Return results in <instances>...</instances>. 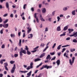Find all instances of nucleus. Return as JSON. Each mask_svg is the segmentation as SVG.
Instances as JSON below:
<instances>
[{"instance_id": "nucleus-1", "label": "nucleus", "mask_w": 77, "mask_h": 77, "mask_svg": "<svg viewBox=\"0 0 77 77\" xmlns=\"http://www.w3.org/2000/svg\"><path fill=\"white\" fill-rule=\"evenodd\" d=\"M22 53H23V54H26V51L25 50L21 51L20 52V55L23 56V55Z\"/></svg>"}, {"instance_id": "nucleus-2", "label": "nucleus", "mask_w": 77, "mask_h": 77, "mask_svg": "<svg viewBox=\"0 0 77 77\" xmlns=\"http://www.w3.org/2000/svg\"><path fill=\"white\" fill-rule=\"evenodd\" d=\"M33 63L32 62H31L30 63V66H29L26 69L27 70H29L30 69H32L33 68Z\"/></svg>"}, {"instance_id": "nucleus-3", "label": "nucleus", "mask_w": 77, "mask_h": 77, "mask_svg": "<svg viewBox=\"0 0 77 77\" xmlns=\"http://www.w3.org/2000/svg\"><path fill=\"white\" fill-rule=\"evenodd\" d=\"M74 60H75V57H73L72 58V61L71 62V60L69 59V62L71 65H72V63H74Z\"/></svg>"}, {"instance_id": "nucleus-4", "label": "nucleus", "mask_w": 77, "mask_h": 77, "mask_svg": "<svg viewBox=\"0 0 77 77\" xmlns=\"http://www.w3.org/2000/svg\"><path fill=\"white\" fill-rule=\"evenodd\" d=\"M15 69H16L15 64H14V66L13 67L11 71V73H14V71H15Z\"/></svg>"}, {"instance_id": "nucleus-5", "label": "nucleus", "mask_w": 77, "mask_h": 77, "mask_svg": "<svg viewBox=\"0 0 77 77\" xmlns=\"http://www.w3.org/2000/svg\"><path fill=\"white\" fill-rule=\"evenodd\" d=\"M45 68H46L47 69H48L51 68H52V66H48L47 65H46L45 66Z\"/></svg>"}, {"instance_id": "nucleus-6", "label": "nucleus", "mask_w": 77, "mask_h": 77, "mask_svg": "<svg viewBox=\"0 0 77 77\" xmlns=\"http://www.w3.org/2000/svg\"><path fill=\"white\" fill-rule=\"evenodd\" d=\"M9 26V24L8 23L7 24H5L3 25V27L4 28H8V26Z\"/></svg>"}, {"instance_id": "nucleus-7", "label": "nucleus", "mask_w": 77, "mask_h": 77, "mask_svg": "<svg viewBox=\"0 0 77 77\" xmlns=\"http://www.w3.org/2000/svg\"><path fill=\"white\" fill-rule=\"evenodd\" d=\"M68 30L69 31V33H71L72 32H73V31H74V29H68Z\"/></svg>"}, {"instance_id": "nucleus-8", "label": "nucleus", "mask_w": 77, "mask_h": 77, "mask_svg": "<svg viewBox=\"0 0 77 77\" xmlns=\"http://www.w3.org/2000/svg\"><path fill=\"white\" fill-rule=\"evenodd\" d=\"M45 55V53H42L40 56V58H42V57H44V56Z\"/></svg>"}, {"instance_id": "nucleus-9", "label": "nucleus", "mask_w": 77, "mask_h": 77, "mask_svg": "<svg viewBox=\"0 0 77 77\" xmlns=\"http://www.w3.org/2000/svg\"><path fill=\"white\" fill-rule=\"evenodd\" d=\"M27 29H28V30L27 31V33H29L30 32H31V31H32V29L29 28V27L27 28Z\"/></svg>"}, {"instance_id": "nucleus-10", "label": "nucleus", "mask_w": 77, "mask_h": 77, "mask_svg": "<svg viewBox=\"0 0 77 77\" xmlns=\"http://www.w3.org/2000/svg\"><path fill=\"white\" fill-rule=\"evenodd\" d=\"M57 31H60L61 30V29H60V26H59L57 28Z\"/></svg>"}, {"instance_id": "nucleus-11", "label": "nucleus", "mask_w": 77, "mask_h": 77, "mask_svg": "<svg viewBox=\"0 0 77 77\" xmlns=\"http://www.w3.org/2000/svg\"><path fill=\"white\" fill-rule=\"evenodd\" d=\"M6 7L8 9H9V3L8 2H7L6 4Z\"/></svg>"}, {"instance_id": "nucleus-12", "label": "nucleus", "mask_w": 77, "mask_h": 77, "mask_svg": "<svg viewBox=\"0 0 77 77\" xmlns=\"http://www.w3.org/2000/svg\"><path fill=\"white\" fill-rule=\"evenodd\" d=\"M56 63L57 65H60V60H58L57 61Z\"/></svg>"}, {"instance_id": "nucleus-13", "label": "nucleus", "mask_w": 77, "mask_h": 77, "mask_svg": "<svg viewBox=\"0 0 77 77\" xmlns=\"http://www.w3.org/2000/svg\"><path fill=\"white\" fill-rule=\"evenodd\" d=\"M42 13H45L46 12V9H45V8H43V9L42 10Z\"/></svg>"}, {"instance_id": "nucleus-14", "label": "nucleus", "mask_w": 77, "mask_h": 77, "mask_svg": "<svg viewBox=\"0 0 77 77\" xmlns=\"http://www.w3.org/2000/svg\"><path fill=\"white\" fill-rule=\"evenodd\" d=\"M75 10H74L72 11V14L73 15H75Z\"/></svg>"}, {"instance_id": "nucleus-15", "label": "nucleus", "mask_w": 77, "mask_h": 77, "mask_svg": "<svg viewBox=\"0 0 77 77\" xmlns=\"http://www.w3.org/2000/svg\"><path fill=\"white\" fill-rule=\"evenodd\" d=\"M66 32H64L63 34H61L60 35V36H65L66 35Z\"/></svg>"}, {"instance_id": "nucleus-16", "label": "nucleus", "mask_w": 77, "mask_h": 77, "mask_svg": "<svg viewBox=\"0 0 77 77\" xmlns=\"http://www.w3.org/2000/svg\"><path fill=\"white\" fill-rule=\"evenodd\" d=\"M39 60H41V59L39 58H36L35 59L34 61L35 62H37V61H39Z\"/></svg>"}, {"instance_id": "nucleus-17", "label": "nucleus", "mask_w": 77, "mask_h": 77, "mask_svg": "<svg viewBox=\"0 0 77 77\" xmlns=\"http://www.w3.org/2000/svg\"><path fill=\"white\" fill-rule=\"evenodd\" d=\"M31 72H32L31 71H30L29 73H28L27 74V75H28V76L29 77H30V75H31Z\"/></svg>"}, {"instance_id": "nucleus-18", "label": "nucleus", "mask_w": 77, "mask_h": 77, "mask_svg": "<svg viewBox=\"0 0 77 77\" xmlns=\"http://www.w3.org/2000/svg\"><path fill=\"white\" fill-rule=\"evenodd\" d=\"M73 36L74 37H77V32L75 33H73Z\"/></svg>"}, {"instance_id": "nucleus-19", "label": "nucleus", "mask_w": 77, "mask_h": 77, "mask_svg": "<svg viewBox=\"0 0 77 77\" xmlns=\"http://www.w3.org/2000/svg\"><path fill=\"white\" fill-rule=\"evenodd\" d=\"M48 48V46H46V48L44 49L43 51V52H44L45 51H46V50H47V48Z\"/></svg>"}, {"instance_id": "nucleus-20", "label": "nucleus", "mask_w": 77, "mask_h": 77, "mask_svg": "<svg viewBox=\"0 0 77 77\" xmlns=\"http://www.w3.org/2000/svg\"><path fill=\"white\" fill-rule=\"evenodd\" d=\"M27 53L28 55H30V54H31V52L29 51V50L27 51Z\"/></svg>"}, {"instance_id": "nucleus-21", "label": "nucleus", "mask_w": 77, "mask_h": 77, "mask_svg": "<svg viewBox=\"0 0 77 77\" xmlns=\"http://www.w3.org/2000/svg\"><path fill=\"white\" fill-rule=\"evenodd\" d=\"M8 19H6L3 22L4 24H6V23H7L8 22Z\"/></svg>"}, {"instance_id": "nucleus-22", "label": "nucleus", "mask_w": 77, "mask_h": 77, "mask_svg": "<svg viewBox=\"0 0 77 77\" xmlns=\"http://www.w3.org/2000/svg\"><path fill=\"white\" fill-rule=\"evenodd\" d=\"M50 55L48 54L47 56V57L46 58V59H47H47H49L50 58Z\"/></svg>"}, {"instance_id": "nucleus-23", "label": "nucleus", "mask_w": 77, "mask_h": 77, "mask_svg": "<svg viewBox=\"0 0 77 77\" xmlns=\"http://www.w3.org/2000/svg\"><path fill=\"white\" fill-rule=\"evenodd\" d=\"M61 46H62V45H61L58 46L57 48V49L58 50H60V47Z\"/></svg>"}, {"instance_id": "nucleus-24", "label": "nucleus", "mask_w": 77, "mask_h": 77, "mask_svg": "<svg viewBox=\"0 0 77 77\" xmlns=\"http://www.w3.org/2000/svg\"><path fill=\"white\" fill-rule=\"evenodd\" d=\"M43 66H42L41 68H40V70H42V69H43L44 68H46V67H45V65H43Z\"/></svg>"}, {"instance_id": "nucleus-25", "label": "nucleus", "mask_w": 77, "mask_h": 77, "mask_svg": "<svg viewBox=\"0 0 77 77\" xmlns=\"http://www.w3.org/2000/svg\"><path fill=\"white\" fill-rule=\"evenodd\" d=\"M10 36H11V38H13V37L14 38H15V35H14V34H11Z\"/></svg>"}, {"instance_id": "nucleus-26", "label": "nucleus", "mask_w": 77, "mask_h": 77, "mask_svg": "<svg viewBox=\"0 0 77 77\" xmlns=\"http://www.w3.org/2000/svg\"><path fill=\"white\" fill-rule=\"evenodd\" d=\"M66 50V48H63L62 50L61 51L62 53H63L64 52V51H65Z\"/></svg>"}, {"instance_id": "nucleus-27", "label": "nucleus", "mask_w": 77, "mask_h": 77, "mask_svg": "<svg viewBox=\"0 0 77 77\" xmlns=\"http://www.w3.org/2000/svg\"><path fill=\"white\" fill-rule=\"evenodd\" d=\"M70 45H65L64 46H62V47L63 48L64 47H68V46H69Z\"/></svg>"}, {"instance_id": "nucleus-28", "label": "nucleus", "mask_w": 77, "mask_h": 77, "mask_svg": "<svg viewBox=\"0 0 77 77\" xmlns=\"http://www.w3.org/2000/svg\"><path fill=\"white\" fill-rule=\"evenodd\" d=\"M20 72H22L23 73H26V72H28L27 71H20Z\"/></svg>"}, {"instance_id": "nucleus-29", "label": "nucleus", "mask_w": 77, "mask_h": 77, "mask_svg": "<svg viewBox=\"0 0 77 77\" xmlns=\"http://www.w3.org/2000/svg\"><path fill=\"white\" fill-rule=\"evenodd\" d=\"M67 29H68V27L66 26L64 28L63 30H66Z\"/></svg>"}, {"instance_id": "nucleus-30", "label": "nucleus", "mask_w": 77, "mask_h": 77, "mask_svg": "<svg viewBox=\"0 0 77 77\" xmlns=\"http://www.w3.org/2000/svg\"><path fill=\"white\" fill-rule=\"evenodd\" d=\"M10 63L11 64H13L15 63V61H13L12 60L10 61Z\"/></svg>"}, {"instance_id": "nucleus-31", "label": "nucleus", "mask_w": 77, "mask_h": 77, "mask_svg": "<svg viewBox=\"0 0 77 77\" xmlns=\"http://www.w3.org/2000/svg\"><path fill=\"white\" fill-rule=\"evenodd\" d=\"M1 48H5V45L3 44L2 45Z\"/></svg>"}, {"instance_id": "nucleus-32", "label": "nucleus", "mask_w": 77, "mask_h": 77, "mask_svg": "<svg viewBox=\"0 0 77 77\" xmlns=\"http://www.w3.org/2000/svg\"><path fill=\"white\" fill-rule=\"evenodd\" d=\"M73 42H75V43H77V41L76 39H74L73 40Z\"/></svg>"}, {"instance_id": "nucleus-33", "label": "nucleus", "mask_w": 77, "mask_h": 77, "mask_svg": "<svg viewBox=\"0 0 77 77\" xmlns=\"http://www.w3.org/2000/svg\"><path fill=\"white\" fill-rule=\"evenodd\" d=\"M57 19L58 20H57V21L58 22H59V21L60 20V18L59 17H57Z\"/></svg>"}, {"instance_id": "nucleus-34", "label": "nucleus", "mask_w": 77, "mask_h": 77, "mask_svg": "<svg viewBox=\"0 0 77 77\" xmlns=\"http://www.w3.org/2000/svg\"><path fill=\"white\" fill-rule=\"evenodd\" d=\"M27 6V5L24 4L23 5V8L24 9H26V7Z\"/></svg>"}, {"instance_id": "nucleus-35", "label": "nucleus", "mask_w": 77, "mask_h": 77, "mask_svg": "<svg viewBox=\"0 0 77 77\" xmlns=\"http://www.w3.org/2000/svg\"><path fill=\"white\" fill-rule=\"evenodd\" d=\"M26 37V33L24 32L23 33V38H24V37Z\"/></svg>"}, {"instance_id": "nucleus-36", "label": "nucleus", "mask_w": 77, "mask_h": 77, "mask_svg": "<svg viewBox=\"0 0 77 77\" xmlns=\"http://www.w3.org/2000/svg\"><path fill=\"white\" fill-rule=\"evenodd\" d=\"M2 22H3V20L2 18V17H0V23H2Z\"/></svg>"}, {"instance_id": "nucleus-37", "label": "nucleus", "mask_w": 77, "mask_h": 77, "mask_svg": "<svg viewBox=\"0 0 77 77\" xmlns=\"http://www.w3.org/2000/svg\"><path fill=\"white\" fill-rule=\"evenodd\" d=\"M67 9L68 8H67L65 7V8H63V11H66V10H67Z\"/></svg>"}, {"instance_id": "nucleus-38", "label": "nucleus", "mask_w": 77, "mask_h": 77, "mask_svg": "<svg viewBox=\"0 0 77 77\" xmlns=\"http://www.w3.org/2000/svg\"><path fill=\"white\" fill-rule=\"evenodd\" d=\"M55 59H56V57H54L52 58L51 59V60H54Z\"/></svg>"}, {"instance_id": "nucleus-39", "label": "nucleus", "mask_w": 77, "mask_h": 77, "mask_svg": "<svg viewBox=\"0 0 77 77\" xmlns=\"http://www.w3.org/2000/svg\"><path fill=\"white\" fill-rule=\"evenodd\" d=\"M3 29H2L1 30V31H0V33L1 34H3Z\"/></svg>"}, {"instance_id": "nucleus-40", "label": "nucleus", "mask_w": 77, "mask_h": 77, "mask_svg": "<svg viewBox=\"0 0 77 77\" xmlns=\"http://www.w3.org/2000/svg\"><path fill=\"white\" fill-rule=\"evenodd\" d=\"M18 54H14V56L15 57H18Z\"/></svg>"}, {"instance_id": "nucleus-41", "label": "nucleus", "mask_w": 77, "mask_h": 77, "mask_svg": "<svg viewBox=\"0 0 77 77\" xmlns=\"http://www.w3.org/2000/svg\"><path fill=\"white\" fill-rule=\"evenodd\" d=\"M56 43H54V45L53 46L52 48H54L55 47V46H56Z\"/></svg>"}, {"instance_id": "nucleus-42", "label": "nucleus", "mask_w": 77, "mask_h": 77, "mask_svg": "<svg viewBox=\"0 0 77 77\" xmlns=\"http://www.w3.org/2000/svg\"><path fill=\"white\" fill-rule=\"evenodd\" d=\"M10 17H11V18H13L14 17V15H13V14H10Z\"/></svg>"}, {"instance_id": "nucleus-43", "label": "nucleus", "mask_w": 77, "mask_h": 77, "mask_svg": "<svg viewBox=\"0 0 77 77\" xmlns=\"http://www.w3.org/2000/svg\"><path fill=\"white\" fill-rule=\"evenodd\" d=\"M50 54L51 56H53V55H54L55 53H54V52H52V53H50Z\"/></svg>"}, {"instance_id": "nucleus-44", "label": "nucleus", "mask_w": 77, "mask_h": 77, "mask_svg": "<svg viewBox=\"0 0 77 77\" xmlns=\"http://www.w3.org/2000/svg\"><path fill=\"white\" fill-rule=\"evenodd\" d=\"M36 13H35L34 14V18H38V17H36Z\"/></svg>"}, {"instance_id": "nucleus-45", "label": "nucleus", "mask_w": 77, "mask_h": 77, "mask_svg": "<svg viewBox=\"0 0 77 77\" xmlns=\"http://www.w3.org/2000/svg\"><path fill=\"white\" fill-rule=\"evenodd\" d=\"M25 47V50H27H27H29V48H28V47H27V46H26Z\"/></svg>"}, {"instance_id": "nucleus-46", "label": "nucleus", "mask_w": 77, "mask_h": 77, "mask_svg": "<svg viewBox=\"0 0 77 77\" xmlns=\"http://www.w3.org/2000/svg\"><path fill=\"white\" fill-rule=\"evenodd\" d=\"M5 69H6V70H7V71H8V68L7 66H5Z\"/></svg>"}, {"instance_id": "nucleus-47", "label": "nucleus", "mask_w": 77, "mask_h": 77, "mask_svg": "<svg viewBox=\"0 0 77 77\" xmlns=\"http://www.w3.org/2000/svg\"><path fill=\"white\" fill-rule=\"evenodd\" d=\"M36 19V21L37 22V23H39V20L38 19V18H35Z\"/></svg>"}, {"instance_id": "nucleus-48", "label": "nucleus", "mask_w": 77, "mask_h": 77, "mask_svg": "<svg viewBox=\"0 0 77 77\" xmlns=\"http://www.w3.org/2000/svg\"><path fill=\"white\" fill-rule=\"evenodd\" d=\"M4 65H5V66H7L8 65V63H4Z\"/></svg>"}, {"instance_id": "nucleus-49", "label": "nucleus", "mask_w": 77, "mask_h": 77, "mask_svg": "<svg viewBox=\"0 0 77 77\" xmlns=\"http://www.w3.org/2000/svg\"><path fill=\"white\" fill-rule=\"evenodd\" d=\"M44 44L42 43L40 45V47H44Z\"/></svg>"}, {"instance_id": "nucleus-50", "label": "nucleus", "mask_w": 77, "mask_h": 77, "mask_svg": "<svg viewBox=\"0 0 77 77\" xmlns=\"http://www.w3.org/2000/svg\"><path fill=\"white\" fill-rule=\"evenodd\" d=\"M5 1H6V0H0V2L1 3H3V2H5Z\"/></svg>"}, {"instance_id": "nucleus-51", "label": "nucleus", "mask_w": 77, "mask_h": 77, "mask_svg": "<svg viewBox=\"0 0 77 77\" xmlns=\"http://www.w3.org/2000/svg\"><path fill=\"white\" fill-rule=\"evenodd\" d=\"M40 20L42 21H45V20L43 18H42L40 19Z\"/></svg>"}, {"instance_id": "nucleus-52", "label": "nucleus", "mask_w": 77, "mask_h": 77, "mask_svg": "<svg viewBox=\"0 0 77 77\" xmlns=\"http://www.w3.org/2000/svg\"><path fill=\"white\" fill-rule=\"evenodd\" d=\"M8 16V14H5L4 15H3V17H6Z\"/></svg>"}, {"instance_id": "nucleus-53", "label": "nucleus", "mask_w": 77, "mask_h": 77, "mask_svg": "<svg viewBox=\"0 0 77 77\" xmlns=\"http://www.w3.org/2000/svg\"><path fill=\"white\" fill-rule=\"evenodd\" d=\"M48 28H45V32H48Z\"/></svg>"}, {"instance_id": "nucleus-54", "label": "nucleus", "mask_w": 77, "mask_h": 77, "mask_svg": "<svg viewBox=\"0 0 77 77\" xmlns=\"http://www.w3.org/2000/svg\"><path fill=\"white\" fill-rule=\"evenodd\" d=\"M37 51V50H35L34 51H32V53H35V52H36Z\"/></svg>"}, {"instance_id": "nucleus-55", "label": "nucleus", "mask_w": 77, "mask_h": 77, "mask_svg": "<svg viewBox=\"0 0 77 77\" xmlns=\"http://www.w3.org/2000/svg\"><path fill=\"white\" fill-rule=\"evenodd\" d=\"M18 34L19 36H21V32H19Z\"/></svg>"}, {"instance_id": "nucleus-56", "label": "nucleus", "mask_w": 77, "mask_h": 77, "mask_svg": "<svg viewBox=\"0 0 77 77\" xmlns=\"http://www.w3.org/2000/svg\"><path fill=\"white\" fill-rule=\"evenodd\" d=\"M31 11H32V12H33L34 11L35 9H34V8H31Z\"/></svg>"}, {"instance_id": "nucleus-57", "label": "nucleus", "mask_w": 77, "mask_h": 77, "mask_svg": "<svg viewBox=\"0 0 77 77\" xmlns=\"http://www.w3.org/2000/svg\"><path fill=\"white\" fill-rule=\"evenodd\" d=\"M39 48V46H37L35 48L33 49V50H36V49H38Z\"/></svg>"}, {"instance_id": "nucleus-58", "label": "nucleus", "mask_w": 77, "mask_h": 77, "mask_svg": "<svg viewBox=\"0 0 77 77\" xmlns=\"http://www.w3.org/2000/svg\"><path fill=\"white\" fill-rule=\"evenodd\" d=\"M66 40L67 41H69V40H70V37H68L66 38Z\"/></svg>"}, {"instance_id": "nucleus-59", "label": "nucleus", "mask_w": 77, "mask_h": 77, "mask_svg": "<svg viewBox=\"0 0 77 77\" xmlns=\"http://www.w3.org/2000/svg\"><path fill=\"white\" fill-rule=\"evenodd\" d=\"M42 77V74L41 73H40L38 77Z\"/></svg>"}, {"instance_id": "nucleus-60", "label": "nucleus", "mask_w": 77, "mask_h": 77, "mask_svg": "<svg viewBox=\"0 0 77 77\" xmlns=\"http://www.w3.org/2000/svg\"><path fill=\"white\" fill-rule=\"evenodd\" d=\"M37 12H41V10L40 9H38L37 10Z\"/></svg>"}, {"instance_id": "nucleus-61", "label": "nucleus", "mask_w": 77, "mask_h": 77, "mask_svg": "<svg viewBox=\"0 0 77 77\" xmlns=\"http://www.w3.org/2000/svg\"><path fill=\"white\" fill-rule=\"evenodd\" d=\"M24 13L23 12L22 13V14L20 15L21 17H22V16H24Z\"/></svg>"}, {"instance_id": "nucleus-62", "label": "nucleus", "mask_w": 77, "mask_h": 77, "mask_svg": "<svg viewBox=\"0 0 77 77\" xmlns=\"http://www.w3.org/2000/svg\"><path fill=\"white\" fill-rule=\"evenodd\" d=\"M3 75L2 73L0 74V77H3Z\"/></svg>"}, {"instance_id": "nucleus-63", "label": "nucleus", "mask_w": 77, "mask_h": 77, "mask_svg": "<svg viewBox=\"0 0 77 77\" xmlns=\"http://www.w3.org/2000/svg\"><path fill=\"white\" fill-rule=\"evenodd\" d=\"M51 18H49V19H48V21H50V22H51Z\"/></svg>"}, {"instance_id": "nucleus-64", "label": "nucleus", "mask_w": 77, "mask_h": 77, "mask_svg": "<svg viewBox=\"0 0 77 77\" xmlns=\"http://www.w3.org/2000/svg\"><path fill=\"white\" fill-rule=\"evenodd\" d=\"M17 50V47H16L14 48V51H15Z\"/></svg>"}]
</instances>
